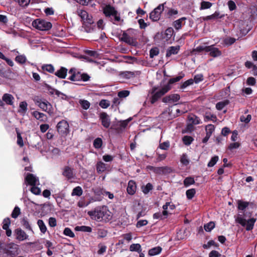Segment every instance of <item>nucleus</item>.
Listing matches in <instances>:
<instances>
[{
    "label": "nucleus",
    "instance_id": "32",
    "mask_svg": "<svg viewBox=\"0 0 257 257\" xmlns=\"http://www.w3.org/2000/svg\"><path fill=\"white\" fill-rule=\"evenodd\" d=\"M161 251L162 248L160 246H157L150 249L148 251V254L150 256H154L160 253Z\"/></svg>",
    "mask_w": 257,
    "mask_h": 257
},
{
    "label": "nucleus",
    "instance_id": "35",
    "mask_svg": "<svg viewBox=\"0 0 257 257\" xmlns=\"http://www.w3.org/2000/svg\"><path fill=\"white\" fill-rule=\"evenodd\" d=\"M103 194H94L93 196L89 197V201H91V203L95 201H101L103 199V196L102 195Z\"/></svg>",
    "mask_w": 257,
    "mask_h": 257
},
{
    "label": "nucleus",
    "instance_id": "43",
    "mask_svg": "<svg viewBox=\"0 0 257 257\" xmlns=\"http://www.w3.org/2000/svg\"><path fill=\"white\" fill-rule=\"evenodd\" d=\"M184 74H181V75H180L175 78H171L169 80V82L167 85H169V86H171V84L180 81L183 77H184Z\"/></svg>",
    "mask_w": 257,
    "mask_h": 257
},
{
    "label": "nucleus",
    "instance_id": "24",
    "mask_svg": "<svg viewBox=\"0 0 257 257\" xmlns=\"http://www.w3.org/2000/svg\"><path fill=\"white\" fill-rule=\"evenodd\" d=\"M186 20V18L182 17L178 20L175 21L173 24V27L177 30L181 29L182 26L185 25Z\"/></svg>",
    "mask_w": 257,
    "mask_h": 257
},
{
    "label": "nucleus",
    "instance_id": "3",
    "mask_svg": "<svg viewBox=\"0 0 257 257\" xmlns=\"http://www.w3.org/2000/svg\"><path fill=\"white\" fill-rule=\"evenodd\" d=\"M138 32L137 30L130 29L123 33L121 40L125 43L132 46H137Z\"/></svg>",
    "mask_w": 257,
    "mask_h": 257
},
{
    "label": "nucleus",
    "instance_id": "26",
    "mask_svg": "<svg viewBox=\"0 0 257 257\" xmlns=\"http://www.w3.org/2000/svg\"><path fill=\"white\" fill-rule=\"evenodd\" d=\"M89 197L87 196L84 198H81L78 202V206L80 207L87 206L88 204L91 203V201H89Z\"/></svg>",
    "mask_w": 257,
    "mask_h": 257
},
{
    "label": "nucleus",
    "instance_id": "12",
    "mask_svg": "<svg viewBox=\"0 0 257 257\" xmlns=\"http://www.w3.org/2000/svg\"><path fill=\"white\" fill-rule=\"evenodd\" d=\"M152 170L159 175H168L173 172L172 168L168 166L152 167Z\"/></svg>",
    "mask_w": 257,
    "mask_h": 257
},
{
    "label": "nucleus",
    "instance_id": "56",
    "mask_svg": "<svg viewBox=\"0 0 257 257\" xmlns=\"http://www.w3.org/2000/svg\"><path fill=\"white\" fill-rule=\"evenodd\" d=\"M99 104L103 108H106L110 105L109 101L105 99L101 100Z\"/></svg>",
    "mask_w": 257,
    "mask_h": 257
},
{
    "label": "nucleus",
    "instance_id": "8",
    "mask_svg": "<svg viewBox=\"0 0 257 257\" xmlns=\"http://www.w3.org/2000/svg\"><path fill=\"white\" fill-rule=\"evenodd\" d=\"M166 3L160 4L150 14V19L154 22L159 21L161 18V14L164 10V5Z\"/></svg>",
    "mask_w": 257,
    "mask_h": 257
},
{
    "label": "nucleus",
    "instance_id": "48",
    "mask_svg": "<svg viewBox=\"0 0 257 257\" xmlns=\"http://www.w3.org/2000/svg\"><path fill=\"white\" fill-rule=\"evenodd\" d=\"M33 115L38 120H43V117L45 116V114L43 113L40 112L38 111H35L33 112Z\"/></svg>",
    "mask_w": 257,
    "mask_h": 257
},
{
    "label": "nucleus",
    "instance_id": "31",
    "mask_svg": "<svg viewBox=\"0 0 257 257\" xmlns=\"http://www.w3.org/2000/svg\"><path fill=\"white\" fill-rule=\"evenodd\" d=\"M224 17V15H220L219 12L216 11L213 14L208 16L204 18L205 20L208 21L210 20H216L221 19Z\"/></svg>",
    "mask_w": 257,
    "mask_h": 257
},
{
    "label": "nucleus",
    "instance_id": "40",
    "mask_svg": "<svg viewBox=\"0 0 257 257\" xmlns=\"http://www.w3.org/2000/svg\"><path fill=\"white\" fill-rule=\"evenodd\" d=\"M15 61L20 64H24L26 62L27 58L24 55H19L16 57Z\"/></svg>",
    "mask_w": 257,
    "mask_h": 257
},
{
    "label": "nucleus",
    "instance_id": "20",
    "mask_svg": "<svg viewBox=\"0 0 257 257\" xmlns=\"http://www.w3.org/2000/svg\"><path fill=\"white\" fill-rule=\"evenodd\" d=\"M35 102L43 110L45 111H48V107L51 106L47 101H42L40 99H36Z\"/></svg>",
    "mask_w": 257,
    "mask_h": 257
},
{
    "label": "nucleus",
    "instance_id": "30",
    "mask_svg": "<svg viewBox=\"0 0 257 257\" xmlns=\"http://www.w3.org/2000/svg\"><path fill=\"white\" fill-rule=\"evenodd\" d=\"M237 204H238V209L239 210L242 211V212L239 211L238 213L243 214V211L248 206V203L247 202H244V201H242L241 200H238L237 201Z\"/></svg>",
    "mask_w": 257,
    "mask_h": 257
},
{
    "label": "nucleus",
    "instance_id": "16",
    "mask_svg": "<svg viewBox=\"0 0 257 257\" xmlns=\"http://www.w3.org/2000/svg\"><path fill=\"white\" fill-rule=\"evenodd\" d=\"M180 96L178 94H172L166 96L163 98V102L165 103H173L178 101Z\"/></svg>",
    "mask_w": 257,
    "mask_h": 257
},
{
    "label": "nucleus",
    "instance_id": "28",
    "mask_svg": "<svg viewBox=\"0 0 257 257\" xmlns=\"http://www.w3.org/2000/svg\"><path fill=\"white\" fill-rule=\"evenodd\" d=\"M188 119L190 123L192 124L193 125H196L201 123L200 119L199 118V117L193 114L189 115L188 116Z\"/></svg>",
    "mask_w": 257,
    "mask_h": 257
},
{
    "label": "nucleus",
    "instance_id": "44",
    "mask_svg": "<svg viewBox=\"0 0 257 257\" xmlns=\"http://www.w3.org/2000/svg\"><path fill=\"white\" fill-rule=\"evenodd\" d=\"M180 162L185 166H187L189 164L190 160L186 154H183L181 156Z\"/></svg>",
    "mask_w": 257,
    "mask_h": 257
},
{
    "label": "nucleus",
    "instance_id": "11",
    "mask_svg": "<svg viewBox=\"0 0 257 257\" xmlns=\"http://www.w3.org/2000/svg\"><path fill=\"white\" fill-rule=\"evenodd\" d=\"M14 97L11 94L5 93L0 99V106L4 107L5 104L9 105H13L14 103Z\"/></svg>",
    "mask_w": 257,
    "mask_h": 257
},
{
    "label": "nucleus",
    "instance_id": "5",
    "mask_svg": "<svg viewBox=\"0 0 257 257\" xmlns=\"http://www.w3.org/2000/svg\"><path fill=\"white\" fill-rule=\"evenodd\" d=\"M25 181L31 187L30 191L32 193H41V190L40 188L36 186L39 184V180L38 177L33 174L28 173L25 178Z\"/></svg>",
    "mask_w": 257,
    "mask_h": 257
},
{
    "label": "nucleus",
    "instance_id": "10",
    "mask_svg": "<svg viewBox=\"0 0 257 257\" xmlns=\"http://www.w3.org/2000/svg\"><path fill=\"white\" fill-rule=\"evenodd\" d=\"M69 124L66 120H62L57 125L58 132L61 135H66L69 133Z\"/></svg>",
    "mask_w": 257,
    "mask_h": 257
},
{
    "label": "nucleus",
    "instance_id": "19",
    "mask_svg": "<svg viewBox=\"0 0 257 257\" xmlns=\"http://www.w3.org/2000/svg\"><path fill=\"white\" fill-rule=\"evenodd\" d=\"M15 233L16 235V238L20 240L23 241L27 239L28 237V235L26 232L21 228H17L15 230Z\"/></svg>",
    "mask_w": 257,
    "mask_h": 257
},
{
    "label": "nucleus",
    "instance_id": "36",
    "mask_svg": "<svg viewBox=\"0 0 257 257\" xmlns=\"http://www.w3.org/2000/svg\"><path fill=\"white\" fill-rule=\"evenodd\" d=\"M178 14V11L177 9L169 8L168 9V12L167 13V16L169 18H175Z\"/></svg>",
    "mask_w": 257,
    "mask_h": 257
},
{
    "label": "nucleus",
    "instance_id": "21",
    "mask_svg": "<svg viewBox=\"0 0 257 257\" xmlns=\"http://www.w3.org/2000/svg\"><path fill=\"white\" fill-rule=\"evenodd\" d=\"M11 224V220L9 218H5L3 221V228L6 231V234L8 236H10L12 234V231L9 228Z\"/></svg>",
    "mask_w": 257,
    "mask_h": 257
},
{
    "label": "nucleus",
    "instance_id": "18",
    "mask_svg": "<svg viewBox=\"0 0 257 257\" xmlns=\"http://www.w3.org/2000/svg\"><path fill=\"white\" fill-rule=\"evenodd\" d=\"M62 175L68 180L71 179L74 177L73 169L69 166H65L63 169Z\"/></svg>",
    "mask_w": 257,
    "mask_h": 257
},
{
    "label": "nucleus",
    "instance_id": "63",
    "mask_svg": "<svg viewBox=\"0 0 257 257\" xmlns=\"http://www.w3.org/2000/svg\"><path fill=\"white\" fill-rule=\"evenodd\" d=\"M153 189V185L152 184L149 183L145 187H142V191L143 193H148Z\"/></svg>",
    "mask_w": 257,
    "mask_h": 257
},
{
    "label": "nucleus",
    "instance_id": "47",
    "mask_svg": "<svg viewBox=\"0 0 257 257\" xmlns=\"http://www.w3.org/2000/svg\"><path fill=\"white\" fill-rule=\"evenodd\" d=\"M193 140L194 139L192 137L188 136H185L182 139L183 143L187 146L190 145L193 142Z\"/></svg>",
    "mask_w": 257,
    "mask_h": 257
},
{
    "label": "nucleus",
    "instance_id": "13",
    "mask_svg": "<svg viewBox=\"0 0 257 257\" xmlns=\"http://www.w3.org/2000/svg\"><path fill=\"white\" fill-rule=\"evenodd\" d=\"M99 119L102 125L105 128H108L110 124V119L109 115L106 112H101L99 114Z\"/></svg>",
    "mask_w": 257,
    "mask_h": 257
},
{
    "label": "nucleus",
    "instance_id": "49",
    "mask_svg": "<svg viewBox=\"0 0 257 257\" xmlns=\"http://www.w3.org/2000/svg\"><path fill=\"white\" fill-rule=\"evenodd\" d=\"M215 227V223L213 222H209L204 225V228L205 231L209 232L211 231Z\"/></svg>",
    "mask_w": 257,
    "mask_h": 257
},
{
    "label": "nucleus",
    "instance_id": "61",
    "mask_svg": "<svg viewBox=\"0 0 257 257\" xmlns=\"http://www.w3.org/2000/svg\"><path fill=\"white\" fill-rule=\"evenodd\" d=\"M17 144L20 147H23L24 146V143L22 137H21V134L19 132H17Z\"/></svg>",
    "mask_w": 257,
    "mask_h": 257
},
{
    "label": "nucleus",
    "instance_id": "17",
    "mask_svg": "<svg viewBox=\"0 0 257 257\" xmlns=\"http://www.w3.org/2000/svg\"><path fill=\"white\" fill-rule=\"evenodd\" d=\"M175 207V205L171 202H166V204L163 206V215L167 216L168 214H171Z\"/></svg>",
    "mask_w": 257,
    "mask_h": 257
},
{
    "label": "nucleus",
    "instance_id": "22",
    "mask_svg": "<svg viewBox=\"0 0 257 257\" xmlns=\"http://www.w3.org/2000/svg\"><path fill=\"white\" fill-rule=\"evenodd\" d=\"M180 46H171L169 47L166 52V56L169 57L172 55L177 54L180 50Z\"/></svg>",
    "mask_w": 257,
    "mask_h": 257
},
{
    "label": "nucleus",
    "instance_id": "15",
    "mask_svg": "<svg viewBox=\"0 0 257 257\" xmlns=\"http://www.w3.org/2000/svg\"><path fill=\"white\" fill-rule=\"evenodd\" d=\"M207 52H209V55L213 57H217L221 55V51L217 48L214 47V45L207 46Z\"/></svg>",
    "mask_w": 257,
    "mask_h": 257
},
{
    "label": "nucleus",
    "instance_id": "51",
    "mask_svg": "<svg viewBox=\"0 0 257 257\" xmlns=\"http://www.w3.org/2000/svg\"><path fill=\"white\" fill-rule=\"evenodd\" d=\"M22 7H27L30 3L31 0H14Z\"/></svg>",
    "mask_w": 257,
    "mask_h": 257
},
{
    "label": "nucleus",
    "instance_id": "6",
    "mask_svg": "<svg viewBox=\"0 0 257 257\" xmlns=\"http://www.w3.org/2000/svg\"><path fill=\"white\" fill-rule=\"evenodd\" d=\"M103 13L106 17L110 18L113 23L120 21L119 14L113 7L110 5L106 6L103 9Z\"/></svg>",
    "mask_w": 257,
    "mask_h": 257
},
{
    "label": "nucleus",
    "instance_id": "53",
    "mask_svg": "<svg viewBox=\"0 0 257 257\" xmlns=\"http://www.w3.org/2000/svg\"><path fill=\"white\" fill-rule=\"evenodd\" d=\"M102 144V140L100 138L96 139L93 142V146L96 149H99L101 148Z\"/></svg>",
    "mask_w": 257,
    "mask_h": 257
},
{
    "label": "nucleus",
    "instance_id": "42",
    "mask_svg": "<svg viewBox=\"0 0 257 257\" xmlns=\"http://www.w3.org/2000/svg\"><path fill=\"white\" fill-rule=\"evenodd\" d=\"M212 6V3L209 2L202 1L200 4V10H205L210 8Z\"/></svg>",
    "mask_w": 257,
    "mask_h": 257
},
{
    "label": "nucleus",
    "instance_id": "50",
    "mask_svg": "<svg viewBox=\"0 0 257 257\" xmlns=\"http://www.w3.org/2000/svg\"><path fill=\"white\" fill-rule=\"evenodd\" d=\"M79 103L81 107L84 109H88L90 105L89 102L86 100H80Z\"/></svg>",
    "mask_w": 257,
    "mask_h": 257
},
{
    "label": "nucleus",
    "instance_id": "64",
    "mask_svg": "<svg viewBox=\"0 0 257 257\" xmlns=\"http://www.w3.org/2000/svg\"><path fill=\"white\" fill-rule=\"evenodd\" d=\"M203 79V75L201 74L195 75L193 80L196 83L202 81Z\"/></svg>",
    "mask_w": 257,
    "mask_h": 257
},
{
    "label": "nucleus",
    "instance_id": "14",
    "mask_svg": "<svg viewBox=\"0 0 257 257\" xmlns=\"http://www.w3.org/2000/svg\"><path fill=\"white\" fill-rule=\"evenodd\" d=\"M69 74L71 75L68 78L69 80L72 81H80L81 73L76 68H71L69 71Z\"/></svg>",
    "mask_w": 257,
    "mask_h": 257
},
{
    "label": "nucleus",
    "instance_id": "33",
    "mask_svg": "<svg viewBox=\"0 0 257 257\" xmlns=\"http://www.w3.org/2000/svg\"><path fill=\"white\" fill-rule=\"evenodd\" d=\"M75 230L77 231L90 232L92 231V228L89 226L82 225L76 226Z\"/></svg>",
    "mask_w": 257,
    "mask_h": 257
},
{
    "label": "nucleus",
    "instance_id": "4",
    "mask_svg": "<svg viewBox=\"0 0 257 257\" xmlns=\"http://www.w3.org/2000/svg\"><path fill=\"white\" fill-rule=\"evenodd\" d=\"M235 221L244 227L247 231H250L253 228L256 218H251L248 220L244 218L243 214L238 213L235 217Z\"/></svg>",
    "mask_w": 257,
    "mask_h": 257
},
{
    "label": "nucleus",
    "instance_id": "62",
    "mask_svg": "<svg viewBox=\"0 0 257 257\" xmlns=\"http://www.w3.org/2000/svg\"><path fill=\"white\" fill-rule=\"evenodd\" d=\"M130 91L128 90H122L118 93V97L119 98H125L128 96Z\"/></svg>",
    "mask_w": 257,
    "mask_h": 257
},
{
    "label": "nucleus",
    "instance_id": "59",
    "mask_svg": "<svg viewBox=\"0 0 257 257\" xmlns=\"http://www.w3.org/2000/svg\"><path fill=\"white\" fill-rule=\"evenodd\" d=\"M194 82V80L193 79H190L186 81H185L181 86L180 88L181 89H184L187 86L192 84Z\"/></svg>",
    "mask_w": 257,
    "mask_h": 257
},
{
    "label": "nucleus",
    "instance_id": "2",
    "mask_svg": "<svg viewBox=\"0 0 257 257\" xmlns=\"http://www.w3.org/2000/svg\"><path fill=\"white\" fill-rule=\"evenodd\" d=\"M76 13L81 18L85 31L87 33L92 31L95 26L92 17L83 9H77Z\"/></svg>",
    "mask_w": 257,
    "mask_h": 257
},
{
    "label": "nucleus",
    "instance_id": "37",
    "mask_svg": "<svg viewBox=\"0 0 257 257\" xmlns=\"http://www.w3.org/2000/svg\"><path fill=\"white\" fill-rule=\"evenodd\" d=\"M106 169V165L102 162H98L96 164V170L98 172H103Z\"/></svg>",
    "mask_w": 257,
    "mask_h": 257
},
{
    "label": "nucleus",
    "instance_id": "38",
    "mask_svg": "<svg viewBox=\"0 0 257 257\" xmlns=\"http://www.w3.org/2000/svg\"><path fill=\"white\" fill-rule=\"evenodd\" d=\"M214 130L215 126L212 124H208L205 126L206 134L210 137L211 136L212 133L214 132Z\"/></svg>",
    "mask_w": 257,
    "mask_h": 257
},
{
    "label": "nucleus",
    "instance_id": "1",
    "mask_svg": "<svg viewBox=\"0 0 257 257\" xmlns=\"http://www.w3.org/2000/svg\"><path fill=\"white\" fill-rule=\"evenodd\" d=\"M111 212L106 206H98L88 212V214L92 219L97 221L109 220Z\"/></svg>",
    "mask_w": 257,
    "mask_h": 257
},
{
    "label": "nucleus",
    "instance_id": "52",
    "mask_svg": "<svg viewBox=\"0 0 257 257\" xmlns=\"http://www.w3.org/2000/svg\"><path fill=\"white\" fill-rule=\"evenodd\" d=\"M194 179L192 177H187L184 180V184L185 186H188L190 185H192L194 184Z\"/></svg>",
    "mask_w": 257,
    "mask_h": 257
},
{
    "label": "nucleus",
    "instance_id": "60",
    "mask_svg": "<svg viewBox=\"0 0 257 257\" xmlns=\"http://www.w3.org/2000/svg\"><path fill=\"white\" fill-rule=\"evenodd\" d=\"M20 213V209L18 207H15L12 213V217L14 218L18 217Z\"/></svg>",
    "mask_w": 257,
    "mask_h": 257
},
{
    "label": "nucleus",
    "instance_id": "34",
    "mask_svg": "<svg viewBox=\"0 0 257 257\" xmlns=\"http://www.w3.org/2000/svg\"><path fill=\"white\" fill-rule=\"evenodd\" d=\"M130 250L131 251H137L140 253L142 251V247L139 243H133L130 246Z\"/></svg>",
    "mask_w": 257,
    "mask_h": 257
},
{
    "label": "nucleus",
    "instance_id": "9",
    "mask_svg": "<svg viewBox=\"0 0 257 257\" xmlns=\"http://www.w3.org/2000/svg\"><path fill=\"white\" fill-rule=\"evenodd\" d=\"M171 89V86H169V85H164L161 89L156 92H155L156 89H153V92L154 94L152 96L151 102L152 103H155L159 98L168 92Z\"/></svg>",
    "mask_w": 257,
    "mask_h": 257
},
{
    "label": "nucleus",
    "instance_id": "41",
    "mask_svg": "<svg viewBox=\"0 0 257 257\" xmlns=\"http://www.w3.org/2000/svg\"><path fill=\"white\" fill-rule=\"evenodd\" d=\"M205 121L207 120H212L213 122H215L217 120V117L215 115L213 114H211L210 113H206L205 114Z\"/></svg>",
    "mask_w": 257,
    "mask_h": 257
},
{
    "label": "nucleus",
    "instance_id": "7",
    "mask_svg": "<svg viewBox=\"0 0 257 257\" xmlns=\"http://www.w3.org/2000/svg\"><path fill=\"white\" fill-rule=\"evenodd\" d=\"M32 26L40 31H48L52 28V24L45 20L38 19L32 22Z\"/></svg>",
    "mask_w": 257,
    "mask_h": 257
},
{
    "label": "nucleus",
    "instance_id": "29",
    "mask_svg": "<svg viewBox=\"0 0 257 257\" xmlns=\"http://www.w3.org/2000/svg\"><path fill=\"white\" fill-rule=\"evenodd\" d=\"M28 104L26 101L21 102L19 105L18 112L24 115L27 111Z\"/></svg>",
    "mask_w": 257,
    "mask_h": 257
},
{
    "label": "nucleus",
    "instance_id": "55",
    "mask_svg": "<svg viewBox=\"0 0 257 257\" xmlns=\"http://www.w3.org/2000/svg\"><path fill=\"white\" fill-rule=\"evenodd\" d=\"M159 51L158 48H153L150 51V56L151 58H153L154 56L159 54Z\"/></svg>",
    "mask_w": 257,
    "mask_h": 257
},
{
    "label": "nucleus",
    "instance_id": "23",
    "mask_svg": "<svg viewBox=\"0 0 257 257\" xmlns=\"http://www.w3.org/2000/svg\"><path fill=\"white\" fill-rule=\"evenodd\" d=\"M131 120V119H127L124 120H121L117 122V124L115 125L113 124L111 126V128L116 130H119L121 129L122 128H125L127 125L128 124V123L129 121Z\"/></svg>",
    "mask_w": 257,
    "mask_h": 257
},
{
    "label": "nucleus",
    "instance_id": "45",
    "mask_svg": "<svg viewBox=\"0 0 257 257\" xmlns=\"http://www.w3.org/2000/svg\"><path fill=\"white\" fill-rule=\"evenodd\" d=\"M228 100L218 102L216 104V108L218 110H222L226 105L228 104Z\"/></svg>",
    "mask_w": 257,
    "mask_h": 257
},
{
    "label": "nucleus",
    "instance_id": "57",
    "mask_svg": "<svg viewBox=\"0 0 257 257\" xmlns=\"http://www.w3.org/2000/svg\"><path fill=\"white\" fill-rule=\"evenodd\" d=\"M63 233L65 235L70 237H74L75 236V234L73 231L71 230V229L68 227L65 228Z\"/></svg>",
    "mask_w": 257,
    "mask_h": 257
},
{
    "label": "nucleus",
    "instance_id": "54",
    "mask_svg": "<svg viewBox=\"0 0 257 257\" xmlns=\"http://www.w3.org/2000/svg\"><path fill=\"white\" fill-rule=\"evenodd\" d=\"M218 157L217 156H215L213 157H212L210 161L208 163V167H211L215 165V164L217 163V162L218 160Z\"/></svg>",
    "mask_w": 257,
    "mask_h": 257
},
{
    "label": "nucleus",
    "instance_id": "58",
    "mask_svg": "<svg viewBox=\"0 0 257 257\" xmlns=\"http://www.w3.org/2000/svg\"><path fill=\"white\" fill-rule=\"evenodd\" d=\"M170 147V142L166 141L162 143H160L159 145V148L164 150H167Z\"/></svg>",
    "mask_w": 257,
    "mask_h": 257
},
{
    "label": "nucleus",
    "instance_id": "25",
    "mask_svg": "<svg viewBox=\"0 0 257 257\" xmlns=\"http://www.w3.org/2000/svg\"><path fill=\"white\" fill-rule=\"evenodd\" d=\"M67 73V69L65 67H61L59 70L55 73V75L60 78L64 79L65 78Z\"/></svg>",
    "mask_w": 257,
    "mask_h": 257
},
{
    "label": "nucleus",
    "instance_id": "46",
    "mask_svg": "<svg viewBox=\"0 0 257 257\" xmlns=\"http://www.w3.org/2000/svg\"><path fill=\"white\" fill-rule=\"evenodd\" d=\"M44 71H46L49 73H52L54 72V68L51 64H46L42 67Z\"/></svg>",
    "mask_w": 257,
    "mask_h": 257
},
{
    "label": "nucleus",
    "instance_id": "27",
    "mask_svg": "<svg viewBox=\"0 0 257 257\" xmlns=\"http://www.w3.org/2000/svg\"><path fill=\"white\" fill-rule=\"evenodd\" d=\"M137 185L136 182L133 180L130 181L127 187V193H135Z\"/></svg>",
    "mask_w": 257,
    "mask_h": 257
},
{
    "label": "nucleus",
    "instance_id": "39",
    "mask_svg": "<svg viewBox=\"0 0 257 257\" xmlns=\"http://www.w3.org/2000/svg\"><path fill=\"white\" fill-rule=\"evenodd\" d=\"M37 224L40 229L41 232L44 234L47 231V227L44 221L41 219H39L37 221Z\"/></svg>",
    "mask_w": 257,
    "mask_h": 257
}]
</instances>
